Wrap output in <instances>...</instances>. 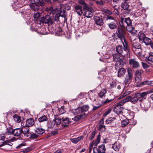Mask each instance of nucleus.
<instances>
[{
    "instance_id": "obj_1",
    "label": "nucleus",
    "mask_w": 153,
    "mask_h": 153,
    "mask_svg": "<svg viewBox=\"0 0 153 153\" xmlns=\"http://www.w3.org/2000/svg\"><path fill=\"white\" fill-rule=\"evenodd\" d=\"M122 42L123 48L122 45H118L116 47V51L118 54L124 56L128 57H130L129 50L128 45L126 41V39H120Z\"/></svg>"
},
{
    "instance_id": "obj_2",
    "label": "nucleus",
    "mask_w": 153,
    "mask_h": 153,
    "mask_svg": "<svg viewBox=\"0 0 153 153\" xmlns=\"http://www.w3.org/2000/svg\"><path fill=\"white\" fill-rule=\"evenodd\" d=\"M123 56L116 54L113 55V60L115 62V69H117L118 68L122 67L125 64L126 62L123 58Z\"/></svg>"
},
{
    "instance_id": "obj_3",
    "label": "nucleus",
    "mask_w": 153,
    "mask_h": 153,
    "mask_svg": "<svg viewBox=\"0 0 153 153\" xmlns=\"http://www.w3.org/2000/svg\"><path fill=\"white\" fill-rule=\"evenodd\" d=\"M133 77V71L132 69L130 68L127 69V74L125 76L124 82L125 85H126L130 83Z\"/></svg>"
},
{
    "instance_id": "obj_4",
    "label": "nucleus",
    "mask_w": 153,
    "mask_h": 153,
    "mask_svg": "<svg viewBox=\"0 0 153 153\" xmlns=\"http://www.w3.org/2000/svg\"><path fill=\"white\" fill-rule=\"evenodd\" d=\"M49 14L51 17L54 16V20L58 21H59V18L60 14H59V10L57 9H53L52 7H51L49 9Z\"/></svg>"
},
{
    "instance_id": "obj_5",
    "label": "nucleus",
    "mask_w": 153,
    "mask_h": 153,
    "mask_svg": "<svg viewBox=\"0 0 153 153\" xmlns=\"http://www.w3.org/2000/svg\"><path fill=\"white\" fill-rule=\"evenodd\" d=\"M143 73V71L141 69L137 70L135 71L134 74L135 83H138L141 81V75Z\"/></svg>"
},
{
    "instance_id": "obj_6",
    "label": "nucleus",
    "mask_w": 153,
    "mask_h": 153,
    "mask_svg": "<svg viewBox=\"0 0 153 153\" xmlns=\"http://www.w3.org/2000/svg\"><path fill=\"white\" fill-rule=\"evenodd\" d=\"M51 16L48 15L41 17L39 20V22L40 23L52 25L53 23V21L51 19Z\"/></svg>"
},
{
    "instance_id": "obj_7",
    "label": "nucleus",
    "mask_w": 153,
    "mask_h": 153,
    "mask_svg": "<svg viewBox=\"0 0 153 153\" xmlns=\"http://www.w3.org/2000/svg\"><path fill=\"white\" fill-rule=\"evenodd\" d=\"M125 29L120 27H118L115 34L119 38H125L126 32L125 31Z\"/></svg>"
},
{
    "instance_id": "obj_8",
    "label": "nucleus",
    "mask_w": 153,
    "mask_h": 153,
    "mask_svg": "<svg viewBox=\"0 0 153 153\" xmlns=\"http://www.w3.org/2000/svg\"><path fill=\"white\" fill-rule=\"evenodd\" d=\"M124 22L126 25V28L128 31H131L133 29L132 21L129 17L125 18Z\"/></svg>"
},
{
    "instance_id": "obj_9",
    "label": "nucleus",
    "mask_w": 153,
    "mask_h": 153,
    "mask_svg": "<svg viewBox=\"0 0 153 153\" xmlns=\"http://www.w3.org/2000/svg\"><path fill=\"white\" fill-rule=\"evenodd\" d=\"M106 149L105 145L102 144L98 146V148L94 147L93 149L94 153H104Z\"/></svg>"
},
{
    "instance_id": "obj_10",
    "label": "nucleus",
    "mask_w": 153,
    "mask_h": 153,
    "mask_svg": "<svg viewBox=\"0 0 153 153\" xmlns=\"http://www.w3.org/2000/svg\"><path fill=\"white\" fill-rule=\"evenodd\" d=\"M149 93L148 92H143L141 93H137L135 94V95L137 97L138 101L141 102L143 100L146 99V95Z\"/></svg>"
},
{
    "instance_id": "obj_11",
    "label": "nucleus",
    "mask_w": 153,
    "mask_h": 153,
    "mask_svg": "<svg viewBox=\"0 0 153 153\" xmlns=\"http://www.w3.org/2000/svg\"><path fill=\"white\" fill-rule=\"evenodd\" d=\"M102 16H95L94 17V20L96 24L100 26L104 24L103 18Z\"/></svg>"
},
{
    "instance_id": "obj_12",
    "label": "nucleus",
    "mask_w": 153,
    "mask_h": 153,
    "mask_svg": "<svg viewBox=\"0 0 153 153\" xmlns=\"http://www.w3.org/2000/svg\"><path fill=\"white\" fill-rule=\"evenodd\" d=\"M129 63L130 65L134 68H137L140 66L139 62L134 59H129Z\"/></svg>"
},
{
    "instance_id": "obj_13",
    "label": "nucleus",
    "mask_w": 153,
    "mask_h": 153,
    "mask_svg": "<svg viewBox=\"0 0 153 153\" xmlns=\"http://www.w3.org/2000/svg\"><path fill=\"white\" fill-rule=\"evenodd\" d=\"M100 135L99 134L97 137L96 141L93 140L91 143H90L89 147V151L91 152L92 149L93 145L97 146L100 143Z\"/></svg>"
},
{
    "instance_id": "obj_14",
    "label": "nucleus",
    "mask_w": 153,
    "mask_h": 153,
    "mask_svg": "<svg viewBox=\"0 0 153 153\" xmlns=\"http://www.w3.org/2000/svg\"><path fill=\"white\" fill-rule=\"evenodd\" d=\"M29 128L26 125L24 126L21 128V133L24 134L25 136L28 137L29 136Z\"/></svg>"
},
{
    "instance_id": "obj_15",
    "label": "nucleus",
    "mask_w": 153,
    "mask_h": 153,
    "mask_svg": "<svg viewBox=\"0 0 153 153\" xmlns=\"http://www.w3.org/2000/svg\"><path fill=\"white\" fill-rule=\"evenodd\" d=\"M34 2L30 5V8L33 10L36 11L38 10L39 9V5L38 2H36L35 0H34Z\"/></svg>"
},
{
    "instance_id": "obj_16",
    "label": "nucleus",
    "mask_w": 153,
    "mask_h": 153,
    "mask_svg": "<svg viewBox=\"0 0 153 153\" xmlns=\"http://www.w3.org/2000/svg\"><path fill=\"white\" fill-rule=\"evenodd\" d=\"M99 123V130L102 132L105 131V126L104 125L103 118H102L100 120Z\"/></svg>"
},
{
    "instance_id": "obj_17",
    "label": "nucleus",
    "mask_w": 153,
    "mask_h": 153,
    "mask_svg": "<svg viewBox=\"0 0 153 153\" xmlns=\"http://www.w3.org/2000/svg\"><path fill=\"white\" fill-rule=\"evenodd\" d=\"M75 11L79 16H81L84 14L82 9V7L81 6L77 5L75 7Z\"/></svg>"
},
{
    "instance_id": "obj_18",
    "label": "nucleus",
    "mask_w": 153,
    "mask_h": 153,
    "mask_svg": "<svg viewBox=\"0 0 153 153\" xmlns=\"http://www.w3.org/2000/svg\"><path fill=\"white\" fill-rule=\"evenodd\" d=\"M123 110V107L116 105L114 108L113 111L116 114H119L121 113Z\"/></svg>"
},
{
    "instance_id": "obj_19",
    "label": "nucleus",
    "mask_w": 153,
    "mask_h": 153,
    "mask_svg": "<svg viewBox=\"0 0 153 153\" xmlns=\"http://www.w3.org/2000/svg\"><path fill=\"white\" fill-rule=\"evenodd\" d=\"M126 72V69L123 68H119L117 71V76L118 77H120L125 74Z\"/></svg>"
},
{
    "instance_id": "obj_20",
    "label": "nucleus",
    "mask_w": 153,
    "mask_h": 153,
    "mask_svg": "<svg viewBox=\"0 0 153 153\" xmlns=\"http://www.w3.org/2000/svg\"><path fill=\"white\" fill-rule=\"evenodd\" d=\"M114 99V95L112 94H109L108 95V97L106 98L105 101H103V103L105 104L108 103L109 102L113 100Z\"/></svg>"
},
{
    "instance_id": "obj_21",
    "label": "nucleus",
    "mask_w": 153,
    "mask_h": 153,
    "mask_svg": "<svg viewBox=\"0 0 153 153\" xmlns=\"http://www.w3.org/2000/svg\"><path fill=\"white\" fill-rule=\"evenodd\" d=\"M117 25L116 21H115L113 22H111L108 24V27L111 29H114L117 28Z\"/></svg>"
},
{
    "instance_id": "obj_22",
    "label": "nucleus",
    "mask_w": 153,
    "mask_h": 153,
    "mask_svg": "<svg viewBox=\"0 0 153 153\" xmlns=\"http://www.w3.org/2000/svg\"><path fill=\"white\" fill-rule=\"evenodd\" d=\"M130 102L133 104H136L139 101L137 96L131 95H130Z\"/></svg>"
},
{
    "instance_id": "obj_23",
    "label": "nucleus",
    "mask_w": 153,
    "mask_h": 153,
    "mask_svg": "<svg viewBox=\"0 0 153 153\" xmlns=\"http://www.w3.org/2000/svg\"><path fill=\"white\" fill-rule=\"evenodd\" d=\"M85 12L84 14L85 16L88 18H91L93 16V14L92 12L90 10L88 9V8L87 7L86 9H85Z\"/></svg>"
},
{
    "instance_id": "obj_24",
    "label": "nucleus",
    "mask_w": 153,
    "mask_h": 153,
    "mask_svg": "<svg viewBox=\"0 0 153 153\" xmlns=\"http://www.w3.org/2000/svg\"><path fill=\"white\" fill-rule=\"evenodd\" d=\"M22 134L20 128H16L13 129L12 134L15 136H19Z\"/></svg>"
},
{
    "instance_id": "obj_25",
    "label": "nucleus",
    "mask_w": 153,
    "mask_h": 153,
    "mask_svg": "<svg viewBox=\"0 0 153 153\" xmlns=\"http://www.w3.org/2000/svg\"><path fill=\"white\" fill-rule=\"evenodd\" d=\"M140 41H142L146 45H150L152 41L151 39H139Z\"/></svg>"
},
{
    "instance_id": "obj_26",
    "label": "nucleus",
    "mask_w": 153,
    "mask_h": 153,
    "mask_svg": "<svg viewBox=\"0 0 153 153\" xmlns=\"http://www.w3.org/2000/svg\"><path fill=\"white\" fill-rule=\"evenodd\" d=\"M124 19L125 18H120V20L119 22L120 25L119 27L126 29V25L125 22H124Z\"/></svg>"
},
{
    "instance_id": "obj_27",
    "label": "nucleus",
    "mask_w": 153,
    "mask_h": 153,
    "mask_svg": "<svg viewBox=\"0 0 153 153\" xmlns=\"http://www.w3.org/2000/svg\"><path fill=\"white\" fill-rule=\"evenodd\" d=\"M120 144L117 142H115L112 146V148L115 151H118L120 148Z\"/></svg>"
},
{
    "instance_id": "obj_28",
    "label": "nucleus",
    "mask_w": 153,
    "mask_h": 153,
    "mask_svg": "<svg viewBox=\"0 0 153 153\" xmlns=\"http://www.w3.org/2000/svg\"><path fill=\"white\" fill-rule=\"evenodd\" d=\"M53 123L54 125H56L57 126L59 125L61 123V119L59 118L55 117L53 120Z\"/></svg>"
},
{
    "instance_id": "obj_29",
    "label": "nucleus",
    "mask_w": 153,
    "mask_h": 153,
    "mask_svg": "<svg viewBox=\"0 0 153 153\" xmlns=\"http://www.w3.org/2000/svg\"><path fill=\"white\" fill-rule=\"evenodd\" d=\"M34 124V120L32 119H28L26 121V125L28 127L32 126Z\"/></svg>"
},
{
    "instance_id": "obj_30",
    "label": "nucleus",
    "mask_w": 153,
    "mask_h": 153,
    "mask_svg": "<svg viewBox=\"0 0 153 153\" xmlns=\"http://www.w3.org/2000/svg\"><path fill=\"white\" fill-rule=\"evenodd\" d=\"M85 117V114L84 113L79 115H77L74 117L73 119L75 121H77Z\"/></svg>"
},
{
    "instance_id": "obj_31",
    "label": "nucleus",
    "mask_w": 153,
    "mask_h": 153,
    "mask_svg": "<svg viewBox=\"0 0 153 153\" xmlns=\"http://www.w3.org/2000/svg\"><path fill=\"white\" fill-rule=\"evenodd\" d=\"M35 131L38 134L40 135L42 134L45 131L44 129L40 127L36 128Z\"/></svg>"
},
{
    "instance_id": "obj_32",
    "label": "nucleus",
    "mask_w": 153,
    "mask_h": 153,
    "mask_svg": "<svg viewBox=\"0 0 153 153\" xmlns=\"http://www.w3.org/2000/svg\"><path fill=\"white\" fill-rule=\"evenodd\" d=\"M83 137L82 136L78 137L76 138H74L71 139V141L74 143H76L81 140L82 139Z\"/></svg>"
},
{
    "instance_id": "obj_33",
    "label": "nucleus",
    "mask_w": 153,
    "mask_h": 153,
    "mask_svg": "<svg viewBox=\"0 0 153 153\" xmlns=\"http://www.w3.org/2000/svg\"><path fill=\"white\" fill-rule=\"evenodd\" d=\"M146 58L149 63L153 62V53L149 54L148 56L146 57Z\"/></svg>"
},
{
    "instance_id": "obj_34",
    "label": "nucleus",
    "mask_w": 153,
    "mask_h": 153,
    "mask_svg": "<svg viewBox=\"0 0 153 153\" xmlns=\"http://www.w3.org/2000/svg\"><path fill=\"white\" fill-rule=\"evenodd\" d=\"M107 91L105 89H102L99 93L98 94V95L99 97L101 98H103L105 97V94L106 93Z\"/></svg>"
},
{
    "instance_id": "obj_35",
    "label": "nucleus",
    "mask_w": 153,
    "mask_h": 153,
    "mask_svg": "<svg viewBox=\"0 0 153 153\" xmlns=\"http://www.w3.org/2000/svg\"><path fill=\"white\" fill-rule=\"evenodd\" d=\"M143 13L142 10L138 9L135 12L134 16L135 17H137L140 16Z\"/></svg>"
},
{
    "instance_id": "obj_36",
    "label": "nucleus",
    "mask_w": 153,
    "mask_h": 153,
    "mask_svg": "<svg viewBox=\"0 0 153 153\" xmlns=\"http://www.w3.org/2000/svg\"><path fill=\"white\" fill-rule=\"evenodd\" d=\"M129 6L127 2H124L122 3L121 5V7L124 10L128 9Z\"/></svg>"
},
{
    "instance_id": "obj_37",
    "label": "nucleus",
    "mask_w": 153,
    "mask_h": 153,
    "mask_svg": "<svg viewBox=\"0 0 153 153\" xmlns=\"http://www.w3.org/2000/svg\"><path fill=\"white\" fill-rule=\"evenodd\" d=\"M81 107L82 108L83 114L85 113L84 112L88 111L89 108V106L87 105H84Z\"/></svg>"
},
{
    "instance_id": "obj_38",
    "label": "nucleus",
    "mask_w": 153,
    "mask_h": 153,
    "mask_svg": "<svg viewBox=\"0 0 153 153\" xmlns=\"http://www.w3.org/2000/svg\"><path fill=\"white\" fill-rule=\"evenodd\" d=\"M74 113L76 114H82L83 113L82 108L79 107L74 110Z\"/></svg>"
},
{
    "instance_id": "obj_39",
    "label": "nucleus",
    "mask_w": 153,
    "mask_h": 153,
    "mask_svg": "<svg viewBox=\"0 0 153 153\" xmlns=\"http://www.w3.org/2000/svg\"><path fill=\"white\" fill-rule=\"evenodd\" d=\"M62 119L63 122L65 124H68L71 122V119L68 117H63L62 118Z\"/></svg>"
},
{
    "instance_id": "obj_40",
    "label": "nucleus",
    "mask_w": 153,
    "mask_h": 153,
    "mask_svg": "<svg viewBox=\"0 0 153 153\" xmlns=\"http://www.w3.org/2000/svg\"><path fill=\"white\" fill-rule=\"evenodd\" d=\"M138 38H149L145 36V34L142 31L140 32L138 34Z\"/></svg>"
},
{
    "instance_id": "obj_41",
    "label": "nucleus",
    "mask_w": 153,
    "mask_h": 153,
    "mask_svg": "<svg viewBox=\"0 0 153 153\" xmlns=\"http://www.w3.org/2000/svg\"><path fill=\"white\" fill-rule=\"evenodd\" d=\"M48 118L47 116L43 115L38 119V121L39 122H42L47 120Z\"/></svg>"
},
{
    "instance_id": "obj_42",
    "label": "nucleus",
    "mask_w": 153,
    "mask_h": 153,
    "mask_svg": "<svg viewBox=\"0 0 153 153\" xmlns=\"http://www.w3.org/2000/svg\"><path fill=\"white\" fill-rule=\"evenodd\" d=\"M13 119L14 121L17 123H19L20 122V118L17 114H15L13 116Z\"/></svg>"
},
{
    "instance_id": "obj_43",
    "label": "nucleus",
    "mask_w": 153,
    "mask_h": 153,
    "mask_svg": "<svg viewBox=\"0 0 153 153\" xmlns=\"http://www.w3.org/2000/svg\"><path fill=\"white\" fill-rule=\"evenodd\" d=\"M133 50L136 49L138 48H141V47L139 43L135 42L132 45Z\"/></svg>"
},
{
    "instance_id": "obj_44",
    "label": "nucleus",
    "mask_w": 153,
    "mask_h": 153,
    "mask_svg": "<svg viewBox=\"0 0 153 153\" xmlns=\"http://www.w3.org/2000/svg\"><path fill=\"white\" fill-rule=\"evenodd\" d=\"M79 3L83 5V9H86L87 8V5L83 0H78Z\"/></svg>"
},
{
    "instance_id": "obj_45",
    "label": "nucleus",
    "mask_w": 153,
    "mask_h": 153,
    "mask_svg": "<svg viewBox=\"0 0 153 153\" xmlns=\"http://www.w3.org/2000/svg\"><path fill=\"white\" fill-rule=\"evenodd\" d=\"M129 123V120L128 119H126L123 120L121 123L122 126L124 127L128 125Z\"/></svg>"
},
{
    "instance_id": "obj_46",
    "label": "nucleus",
    "mask_w": 153,
    "mask_h": 153,
    "mask_svg": "<svg viewBox=\"0 0 153 153\" xmlns=\"http://www.w3.org/2000/svg\"><path fill=\"white\" fill-rule=\"evenodd\" d=\"M133 51L134 52V53L137 55H140V53L141 52V48H138L134 50H133Z\"/></svg>"
},
{
    "instance_id": "obj_47",
    "label": "nucleus",
    "mask_w": 153,
    "mask_h": 153,
    "mask_svg": "<svg viewBox=\"0 0 153 153\" xmlns=\"http://www.w3.org/2000/svg\"><path fill=\"white\" fill-rule=\"evenodd\" d=\"M13 130L11 127H9L7 128L6 133L8 134L11 135L12 134L13 132Z\"/></svg>"
},
{
    "instance_id": "obj_48",
    "label": "nucleus",
    "mask_w": 153,
    "mask_h": 153,
    "mask_svg": "<svg viewBox=\"0 0 153 153\" xmlns=\"http://www.w3.org/2000/svg\"><path fill=\"white\" fill-rule=\"evenodd\" d=\"M35 20L36 21H38L40 19H39L40 17V13L39 12H36L34 16Z\"/></svg>"
},
{
    "instance_id": "obj_49",
    "label": "nucleus",
    "mask_w": 153,
    "mask_h": 153,
    "mask_svg": "<svg viewBox=\"0 0 153 153\" xmlns=\"http://www.w3.org/2000/svg\"><path fill=\"white\" fill-rule=\"evenodd\" d=\"M115 120L114 118L111 117L107 119L106 120V122L108 124H111L114 120Z\"/></svg>"
},
{
    "instance_id": "obj_50",
    "label": "nucleus",
    "mask_w": 153,
    "mask_h": 153,
    "mask_svg": "<svg viewBox=\"0 0 153 153\" xmlns=\"http://www.w3.org/2000/svg\"><path fill=\"white\" fill-rule=\"evenodd\" d=\"M59 12L60 14L59 17L61 16L62 17H65L66 16V13L64 10H63L61 11H59Z\"/></svg>"
},
{
    "instance_id": "obj_51",
    "label": "nucleus",
    "mask_w": 153,
    "mask_h": 153,
    "mask_svg": "<svg viewBox=\"0 0 153 153\" xmlns=\"http://www.w3.org/2000/svg\"><path fill=\"white\" fill-rule=\"evenodd\" d=\"M39 137V136L35 133L34 134H30V138L33 139L37 138Z\"/></svg>"
},
{
    "instance_id": "obj_52",
    "label": "nucleus",
    "mask_w": 153,
    "mask_h": 153,
    "mask_svg": "<svg viewBox=\"0 0 153 153\" xmlns=\"http://www.w3.org/2000/svg\"><path fill=\"white\" fill-rule=\"evenodd\" d=\"M95 131H93L90 134V136L89 137V139L90 140H91L93 139L95 136Z\"/></svg>"
},
{
    "instance_id": "obj_53",
    "label": "nucleus",
    "mask_w": 153,
    "mask_h": 153,
    "mask_svg": "<svg viewBox=\"0 0 153 153\" xmlns=\"http://www.w3.org/2000/svg\"><path fill=\"white\" fill-rule=\"evenodd\" d=\"M141 63L143 68L144 69H146L149 67V66L146 63L143 62Z\"/></svg>"
},
{
    "instance_id": "obj_54",
    "label": "nucleus",
    "mask_w": 153,
    "mask_h": 153,
    "mask_svg": "<svg viewBox=\"0 0 153 153\" xmlns=\"http://www.w3.org/2000/svg\"><path fill=\"white\" fill-rule=\"evenodd\" d=\"M97 105L95 106L94 105V107L93 108V110L94 111L97 109L101 105V104L99 103V102L97 103V104L96 105Z\"/></svg>"
},
{
    "instance_id": "obj_55",
    "label": "nucleus",
    "mask_w": 153,
    "mask_h": 153,
    "mask_svg": "<svg viewBox=\"0 0 153 153\" xmlns=\"http://www.w3.org/2000/svg\"><path fill=\"white\" fill-rule=\"evenodd\" d=\"M111 108L108 109L105 112V113L103 114V116H106L108 114H110L111 111Z\"/></svg>"
},
{
    "instance_id": "obj_56",
    "label": "nucleus",
    "mask_w": 153,
    "mask_h": 153,
    "mask_svg": "<svg viewBox=\"0 0 153 153\" xmlns=\"http://www.w3.org/2000/svg\"><path fill=\"white\" fill-rule=\"evenodd\" d=\"M113 9H112L113 10V12L114 13L117 15H118L119 14L120 12L118 10V9H117L115 7V8H113Z\"/></svg>"
},
{
    "instance_id": "obj_57",
    "label": "nucleus",
    "mask_w": 153,
    "mask_h": 153,
    "mask_svg": "<svg viewBox=\"0 0 153 153\" xmlns=\"http://www.w3.org/2000/svg\"><path fill=\"white\" fill-rule=\"evenodd\" d=\"M124 103L128 102H130V95L128 96L126 98L123 100Z\"/></svg>"
},
{
    "instance_id": "obj_58",
    "label": "nucleus",
    "mask_w": 153,
    "mask_h": 153,
    "mask_svg": "<svg viewBox=\"0 0 153 153\" xmlns=\"http://www.w3.org/2000/svg\"><path fill=\"white\" fill-rule=\"evenodd\" d=\"M140 84L141 85H149L150 84V82L147 81H146L141 82Z\"/></svg>"
},
{
    "instance_id": "obj_59",
    "label": "nucleus",
    "mask_w": 153,
    "mask_h": 153,
    "mask_svg": "<svg viewBox=\"0 0 153 153\" xmlns=\"http://www.w3.org/2000/svg\"><path fill=\"white\" fill-rule=\"evenodd\" d=\"M124 102H123V100H122L121 101L119 102L118 103H117V105L118 106H121L123 105L124 104Z\"/></svg>"
},
{
    "instance_id": "obj_60",
    "label": "nucleus",
    "mask_w": 153,
    "mask_h": 153,
    "mask_svg": "<svg viewBox=\"0 0 153 153\" xmlns=\"http://www.w3.org/2000/svg\"><path fill=\"white\" fill-rule=\"evenodd\" d=\"M134 28L133 27V29L132 30L130 31H128L130 34H131V35H132V36H134L136 34L137 31H134L133 30Z\"/></svg>"
},
{
    "instance_id": "obj_61",
    "label": "nucleus",
    "mask_w": 153,
    "mask_h": 153,
    "mask_svg": "<svg viewBox=\"0 0 153 153\" xmlns=\"http://www.w3.org/2000/svg\"><path fill=\"white\" fill-rule=\"evenodd\" d=\"M38 4L39 6H43L45 5V3L43 0H41L40 2H38Z\"/></svg>"
},
{
    "instance_id": "obj_62",
    "label": "nucleus",
    "mask_w": 153,
    "mask_h": 153,
    "mask_svg": "<svg viewBox=\"0 0 153 153\" xmlns=\"http://www.w3.org/2000/svg\"><path fill=\"white\" fill-rule=\"evenodd\" d=\"M116 83L114 82H112L110 84V87L111 88H113L116 86Z\"/></svg>"
},
{
    "instance_id": "obj_63",
    "label": "nucleus",
    "mask_w": 153,
    "mask_h": 153,
    "mask_svg": "<svg viewBox=\"0 0 153 153\" xmlns=\"http://www.w3.org/2000/svg\"><path fill=\"white\" fill-rule=\"evenodd\" d=\"M32 150V149L30 148H27L26 149H25L24 150V153H26L27 152H29L30 151Z\"/></svg>"
},
{
    "instance_id": "obj_64",
    "label": "nucleus",
    "mask_w": 153,
    "mask_h": 153,
    "mask_svg": "<svg viewBox=\"0 0 153 153\" xmlns=\"http://www.w3.org/2000/svg\"><path fill=\"white\" fill-rule=\"evenodd\" d=\"M131 93V91H126L123 94V97L126 96Z\"/></svg>"
}]
</instances>
